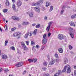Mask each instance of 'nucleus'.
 Returning a JSON list of instances; mask_svg holds the SVG:
<instances>
[{"mask_svg":"<svg viewBox=\"0 0 76 76\" xmlns=\"http://www.w3.org/2000/svg\"><path fill=\"white\" fill-rule=\"evenodd\" d=\"M66 69H67V73H70L71 72V67L69 65H68L67 66H65L64 67V69L62 71V72H65L66 71Z\"/></svg>","mask_w":76,"mask_h":76,"instance_id":"f257e3e1","label":"nucleus"},{"mask_svg":"<svg viewBox=\"0 0 76 76\" xmlns=\"http://www.w3.org/2000/svg\"><path fill=\"white\" fill-rule=\"evenodd\" d=\"M69 30L70 31L69 32V34L72 38H74V34L75 33V29L72 27L69 28Z\"/></svg>","mask_w":76,"mask_h":76,"instance_id":"f03ea898","label":"nucleus"},{"mask_svg":"<svg viewBox=\"0 0 76 76\" xmlns=\"http://www.w3.org/2000/svg\"><path fill=\"white\" fill-rule=\"evenodd\" d=\"M20 35H21V33L19 32H15L13 34V36L14 37H18L17 38H20Z\"/></svg>","mask_w":76,"mask_h":76,"instance_id":"7ed1b4c3","label":"nucleus"},{"mask_svg":"<svg viewBox=\"0 0 76 76\" xmlns=\"http://www.w3.org/2000/svg\"><path fill=\"white\" fill-rule=\"evenodd\" d=\"M21 45L22 47L23 48V50H28V48H26V46L25 45L23 42H21Z\"/></svg>","mask_w":76,"mask_h":76,"instance_id":"20e7f679","label":"nucleus"},{"mask_svg":"<svg viewBox=\"0 0 76 76\" xmlns=\"http://www.w3.org/2000/svg\"><path fill=\"white\" fill-rule=\"evenodd\" d=\"M64 35L62 34H59L58 36V38L60 40L63 39H64Z\"/></svg>","mask_w":76,"mask_h":76,"instance_id":"39448f33","label":"nucleus"},{"mask_svg":"<svg viewBox=\"0 0 76 76\" xmlns=\"http://www.w3.org/2000/svg\"><path fill=\"white\" fill-rule=\"evenodd\" d=\"M61 71L60 70H59L58 71V72L56 73L55 74L54 76H58L59 75H60L61 74Z\"/></svg>","mask_w":76,"mask_h":76,"instance_id":"423d86ee","label":"nucleus"},{"mask_svg":"<svg viewBox=\"0 0 76 76\" xmlns=\"http://www.w3.org/2000/svg\"><path fill=\"white\" fill-rule=\"evenodd\" d=\"M23 64V62H19L17 64H16L15 66H16V67H21V66H22V65Z\"/></svg>","mask_w":76,"mask_h":76,"instance_id":"0eeeda50","label":"nucleus"},{"mask_svg":"<svg viewBox=\"0 0 76 76\" xmlns=\"http://www.w3.org/2000/svg\"><path fill=\"white\" fill-rule=\"evenodd\" d=\"M47 42V38H45L42 40V43L43 45L46 44Z\"/></svg>","mask_w":76,"mask_h":76,"instance_id":"6e6552de","label":"nucleus"},{"mask_svg":"<svg viewBox=\"0 0 76 76\" xmlns=\"http://www.w3.org/2000/svg\"><path fill=\"white\" fill-rule=\"evenodd\" d=\"M34 9L36 12H37V13H39V12H40V9H39V8H38L37 7H35Z\"/></svg>","mask_w":76,"mask_h":76,"instance_id":"1a4fd4ad","label":"nucleus"},{"mask_svg":"<svg viewBox=\"0 0 76 76\" xmlns=\"http://www.w3.org/2000/svg\"><path fill=\"white\" fill-rule=\"evenodd\" d=\"M54 63H55V60L52 59L51 61L49 62V65H53V64H54Z\"/></svg>","mask_w":76,"mask_h":76,"instance_id":"9d476101","label":"nucleus"},{"mask_svg":"<svg viewBox=\"0 0 76 76\" xmlns=\"http://www.w3.org/2000/svg\"><path fill=\"white\" fill-rule=\"evenodd\" d=\"M12 19H13L14 20H19V18L17 17H15L13 16L12 17Z\"/></svg>","mask_w":76,"mask_h":76,"instance_id":"9b49d317","label":"nucleus"},{"mask_svg":"<svg viewBox=\"0 0 76 76\" xmlns=\"http://www.w3.org/2000/svg\"><path fill=\"white\" fill-rule=\"evenodd\" d=\"M22 3L20 0L18 1L17 2L18 7H19V6H20L22 5Z\"/></svg>","mask_w":76,"mask_h":76,"instance_id":"f8f14e48","label":"nucleus"},{"mask_svg":"<svg viewBox=\"0 0 76 76\" xmlns=\"http://www.w3.org/2000/svg\"><path fill=\"white\" fill-rule=\"evenodd\" d=\"M28 15L30 18H32L33 17V15H34V12H29Z\"/></svg>","mask_w":76,"mask_h":76,"instance_id":"ddd939ff","label":"nucleus"},{"mask_svg":"<svg viewBox=\"0 0 76 76\" xmlns=\"http://www.w3.org/2000/svg\"><path fill=\"white\" fill-rule=\"evenodd\" d=\"M69 24H70V26H74L75 27V23L71 21L69 23Z\"/></svg>","mask_w":76,"mask_h":76,"instance_id":"4468645a","label":"nucleus"},{"mask_svg":"<svg viewBox=\"0 0 76 76\" xmlns=\"http://www.w3.org/2000/svg\"><path fill=\"white\" fill-rule=\"evenodd\" d=\"M12 8L15 12H16V5L14 4H12Z\"/></svg>","mask_w":76,"mask_h":76,"instance_id":"2eb2a0df","label":"nucleus"},{"mask_svg":"<svg viewBox=\"0 0 76 76\" xmlns=\"http://www.w3.org/2000/svg\"><path fill=\"white\" fill-rule=\"evenodd\" d=\"M5 4H6V6H9V5H10V3H9L8 0H6Z\"/></svg>","mask_w":76,"mask_h":76,"instance_id":"dca6fc26","label":"nucleus"},{"mask_svg":"<svg viewBox=\"0 0 76 76\" xmlns=\"http://www.w3.org/2000/svg\"><path fill=\"white\" fill-rule=\"evenodd\" d=\"M29 32H28L25 35V36H24V37L25 38H27L28 37V35L29 36Z\"/></svg>","mask_w":76,"mask_h":76,"instance_id":"f3484780","label":"nucleus"},{"mask_svg":"<svg viewBox=\"0 0 76 76\" xmlns=\"http://www.w3.org/2000/svg\"><path fill=\"white\" fill-rule=\"evenodd\" d=\"M58 51L60 53H62L63 52V50L62 48H59L58 49Z\"/></svg>","mask_w":76,"mask_h":76,"instance_id":"a211bd4d","label":"nucleus"},{"mask_svg":"<svg viewBox=\"0 0 76 76\" xmlns=\"http://www.w3.org/2000/svg\"><path fill=\"white\" fill-rule=\"evenodd\" d=\"M64 64H66V63H67V61H68V60H67V59L66 58H64Z\"/></svg>","mask_w":76,"mask_h":76,"instance_id":"6ab92c4d","label":"nucleus"},{"mask_svg":"<svg viewBox=\"0 0 76 76\" xmlns=\"http://www.w3.org/2000/svg\"><path fill=\"white\" fill-rule=\"evenodd\" d=\"M46 7H48V6H50V4H51L48 1H47L46 2Z\"/></svg>","mask_w":76,"mask_h":76,"instance_id":"aec40b11","label":"nucleus"},{"mask_svg":"<svg viewBox=\"0 0 76 76\" xmlns=\"http://www.w3.org/2000/svg\"><path fill=\"white\" fill-rule=\"evenodd\" d=\"M2 58L3 59H6L7 58V56L6 55H4L2 56Z\"/></svg>","mask_w":76,"mask_h":76,"instance_id":"412c9836","label":"nucleus"},{"mask_svg":"<svg viewBox=\"0 0 76 76\" xmlns=\"http://www.w3.org/2000/svg\"><path fill=\"white\" fill-rule=\"evenodd\" d=\"M22 24V25H28V24H29V22H23Z\"/></svg>","mask_w":76,"mask_h":76,"instance_id":"4be33fe9","label":"nucleus"},{"mask_svg":"<svg viewBox=\"0 0 76 76\" xmlns=\"http://www.w3.org/2000/svg\"><path fill=\"white\" fill-rule=\"evenodd\" d=\"M37 59L36 58H33L32 60V62H33V63H35V62H37Z\"/></svg>","mask_w":76,"mask_h":76,"instance_id":"5701e85b","label":"nucleus"},{"mask_svg":"<svg viewBox=\"0 0 76 76\" xmlns=\"http://www.w3.org/2000/svg\"><path fill=\"white\" fill-rule=\"evenodd\" d=\"M50 29V26H48L46 28V30L48 32L49 31V30Z\"/></svg>","mask_w":76,"mask_h":76,"instance_id":"b1692460","label":"nucleus"},{"mask_svg":"<svg viewBox=\"0 0 76 76\" xmlns=\"http://www.w3.org/2000/svg\"><path fill=\"white\" fill-rule=\"evenodd\" d=\"M40 27H41V25L39 24H37L36 26V28H39Z\"/></svg>","mask_w":76,"mask_h":76,"instance_id":"393cba45","label":"nucleus"},{"mask_svg":"<svg viewBox=\"0 0 76 76\" xmlns=\"http://www.w3.org/2000/svg\"><path fill=\"white\" fill-rule=\"evenodd\" d=\"M53 10V6H51L49 10V12H51Z\"/></svg>","mask_w":76,"mask_h":76,"instance_id":"a878e982","label":"nucleus"},{"mask_svg":"<svg viewBox=\"0 0 76 76\" xmlns=\"http://www.w3.org/2000/svg\"><path fill=\"white\" fill-rule=\"evenodd\" d=\"M71 18V19H74V18H76V15H72Z\"/></svg>","mask_w":76,"mask_h":76,"instance_id":"bb28decb","label":"nucleus"},{"mask_svg":"<svg viewBox=\"0 0 76 76\" xmlns=\"http://www.w3.org/2000/svg\"><path fill=\"white\" fill-rule=\"evenodd\" d=\"M37 29H36L35 30H34V31L33 32V34L34 35H35V34H37Z\"/></svg>","mask_w":76,"mask_h":76,"instance_id":"cd10ccee","label":"nucleus"},{"mask_svg":"<svg viewBox=\"0 0 76 76\" xmlns=\"http://www.w3.org/2000/svg\"><path fill=\"white\" fill-rule=\"evenodd\" d=\"M7 43H8V40H6L5 41V46H6L7 45Z\"/></svg>","mask_w":76,"mask_h":76,"instance_id":"c85d7f7f","label":"nucleus"},{"mask_svg":"<svg viewBox=\"0 0 76 76\" xmlns=\"http://www.w3.org/2000/svg\"><path fill=\"white\" fill-rule=\"evenodd\" d=\"M4 13H6L7 12V9H4L3 10Z\"/></svg>","mask_w":76,"mask_h":76,"instance_id":"c756f323","label":"nucleus"},{"mask_svg":"<svg viewBox=\"0 0 76 76\" xmlns=\"http://www.w3.org/2000/svg\"><path fill=\"white\" fill-rule=\"evenodd\" d=\"M34 6H37V5H40V3L37 2L36 3H35Z\"/></svg>","mask_w":76,"mask_h":76,"instance_id":"7c9ffc66","label":"nucleus"},{"mask_svg":"<svg viewBox=\"0 0 76 76\" xmlns=\"http://www.w3.org/2000/svg\"><path fill=\"white\" fill-rule=\"evenodd\" d=\"M48 64V63L47 62L45 61L43 63V65H44V66H47V65Z\"/></svg>","mask_w":76,"mask_h":76,"instance_id":"2f4dec72","label":"nucleus"},{"mask_svg":"<svg viewBox=\"0 0 76 76\" xmlns=\"http://www.w3.org/2000/svg\"><path fill=\"white\" fill-rule=\"evenodd\" d=\"M10 48H11L12 50H13V51H15V47L13 46H12V47H11Z\"/></svg>","mask_w":76,"mask_h":76,"instance_id":"473e14b6","label":"nucleus"},{"mask_svg":"<svg viewBox=\"0 0 76 76\" xmlns=\"http://www.w3.org/2000/svg\"><path fill=\"white\" fill-rule=\"evenodd\" d=\"M16 28L15 27H14L11 29V31H15V30H16Z\"/></svg>","mask_w":76,"mask_h":76,"instance_id":"72a5a7b5","label":"nucleus"},{"mask_svg":"<svg viewBox=\"0 0 76 76\" xmlns=\"http://www.w3.org/2000/svg\"><path fill=\"white\" fill-rule=\"evenodd\" d=\"M55 56L56 58H58V54L57 53H56L55 55Z\"/></svg>","mask_w":76,"mask_h":76,"instance_id":"f704fd0d","label":"nucleus"},{"mask_svg":"<svg viewBox=\"0 0 76 76\" xmlns=\"http://www.w3.org/2000/svg\"><path fill=\"white\" fill-rule=\"evenodd\" d=\"M73 49V47L72 46L69 45V50H72V49Z\"/></svg>","mask_w":76,"mask_h":76,"instance_id":"c9c22d12","label":"nucleus"},{"mask_svg":"<svg viewBox=\"0 0 76 76\" xmlns=\"http://www.w3.org/2000/svg\"><path fill=\"white\" fill-rule=\"evenodd\" d=\"M38 2L40 3H42L44 2V1H43V0H39Z\"/></svg>","mask_w":76,"mask_h":76,"instance_id":"e433bc0d","label":"nucleus"},{"mask_svg":"<svg viewBox=\"0 0 76 76\" xmlns=\"http://www.w3.org/2000/svg\"><path fill=\"white\" fill-rule=\"evenodd\" d=\"M28 61H29V63H31V62H32V60L31 59H28Z\"/></svg>","mask_w":76,"mask_h":76,"instance_id":"4c0bfd02","label":"nucleus"},{"mask_svg":"<svg viewBox=\"0 0 76 76\" xmlns=\"http://www.w3.org/2000/svg\"><path fill=\"white\" fill-rule=\"evenodd\" d=\"M31 44L32 45H35V43H34V42L33 41H31Z\"/></svg>","mask_w":76,"mask_h":76,"instance_id":"58836bf2","label":"nucleus"},{"mask_svg":"<svg viewBox=\"0 0 76 76\" xmlns=\"http://www.w3.org/2000/svg\"><path fill=\"white\" fill-rule=\"evenodd\" d=\"M4 28L6 30H7V26L6 25H5L4 26Z\"/></svg>","mask_w":76,"mask_h":76,"instance_id":"ea45409f","label":"nucleus"},{"mask_svg":"<svg viewBox=\"0 0 76 76\" xmlns=\"http://www.w3.org/2000/svg\"><path fill=\"white\" fill-rule=\"evenodd\" d=\"M42 69H43V70L44 71H45L47 70V68L45 67H43V68H42Z\"/></svg>","mask_w":76,"mask_h":76,"instance_id":"a19ab883","label":"nucleus"},{"mask_svg":"<svg viewBox=\"0 0 76 76\" xmlns=\"http://www.w3.org/2000/svg\"><path fill=\"white\" fill-rule=\"evenodd\" d=\"M51 23H52L51 22H50L49 23H48V26H50L51 25Z\"/></svg>","mask_w":76,"mask_h":76,"instance_id":"79ce46f5","label":"nucleus"},{"mask_svg":"<svg viewBox=\"0 0 76 76\" xmlns=\"http://www.w3.org/2000/svg\"><path fill=\"white\" fill-rule=\"evenodd\" d=\"M46 37V34H44L43 37V38H44V39H45V38Z\"/></svg>","mask_w":76,"mask_h":76,"instance_id":"37998d69","label":"nucleus"},{"mask_svg":"<svg viewBox=\"0 0 76 76\" xmlns=\"http://www.w3.org/2000/svg\"><path fill=\"white\" fill-rule=\"evenodd\" d=\"M4 71H5V72H8L9 69H8L7 68H6L4 69Z\"/></svg>","mask_w":76,"mask_h":76,"instance_id":"c03bdc74","label":"nucleus"},{"mask_svg":"<svg viewBox=\"0 0 76 76\" xmlns=\"http://www.w3.org/2000/svg\"><path fill=\"white\" fill-rule=\"evenodd\" d=\"M36 48H39V46L38 45H37L36 46Z\"/></svg>","mask_w":76,"mask_h":76,"instance_id":"a18cd8bd","label":"nucleus"},{"mask_svg":"<svg viewBox=\"0 0 76 76\" xmlns=\"http://www.w3.org/2000/svg\"><path fill=\"white\" fill-rule=\"evenodd\" d=\"M45 76H50V74H45L44 75Z\"/></svg>","mask_w":76,"mask_h":76,"instance_id":"49530a36","label":"nucleus"},{"mask_svg":"<svg viewBox=\"0 0 76 76\" xmlns=\"http://www.w3.org/2000/svg\"><path fill=\"white\" fill-rule=\"evenodd\" d=\"M45 47V46H42V48H41V50H42Z\"/></svg>","mask_w":76,"mask_h":76,"instance_id":"de8ad7c7","label":"nucleus"},{"mask_svg":"<svg viewBox=\"0 0 76 76\" xmlns=\"http://www.w3.org/2000/svg\"><path fill=\"white\" fill-rule=\"evenodd\" d=\"M26 43L27 45H29V41H26Z\"/></svg>","mask_w":76,"mask_h":76,"instance_id":"09e8293b","label":"nucleus"},{"mask_svg":"<svg viewBox=\"0 0 76 76\" xmlns=\"http://www.w3.org/2000/svg\"><path fill=\"white\" fill-rule=\"evenodd\" d=\"M31 32H32V31H31L30 33H29L30 36V37H31V36L32 35V34Z\"/></svg>","mask_w":76,"mask_h":76,"instance_id":"8fccbe9b","label":"nucleus"},{"mask_svg":"<svg viewBox=\"0 0 76 76\" xmlns=\"http://www.w3.org/2000/svg\"><path fill=\"white\" fill-rule=\"evenodd\" d=\"M50 35H51V33H49L48 34V37H50Z\"/></svg>","mask_w":76,"mask_h":76,"instance_id":"3c124183","label":"nucleus"},{"mask_svg":"<svg viewBox=\"0 0 76 76\" xmlns=\"http://www.w3.org/2000/svg\"><path fill=\"white\" fill-rule=\"evenodd\" d=\"M64 12V10H62L61 11V14H63V12Z\"/></svg>","mask_w":76,"mask_h":76,"instance_id":"603ef678","label":"nucleus"},{"mask_svg":"<svg viewBox=\"0 0 76 76\" xmlns=\"http://www.w3.org/2000/svg\"><path fill=\"white\" fill-rule=\"evenodd\" d=\"M26 73V71H24L23 72V75H24V74H25Z\"/></svg>","mask_w":76,"mask_h":76,"instance_id":"864d4df0","label":"nucleus"},{"mask_svg":"<svg viewBox=\"0 0 76 76\" xmlns=\"http://www.w3.org/2000/svg\"><path fill=\"white\" fill-rule=\"evenodd\" d=\"M75 75L76 76V70H75L74 71Z\"/></svg>","mask_w":76,"mask_h":76,"instance_id":"5fc2aeb1","label":"nucleus"},{"mask_svg":"<svg viewBox=\"0 0 76 76\" xmlns=\"http://www.w3.org/2000/svg\"><path fill=\"white\" fill-rule=\"evenodd\" d=\"M17 53L18 54H21V52L20 51H19V50L17 52Z\"/></svg>","mask_w":76,"mask_h":76,"instance_id":"6e6d98bb","label":"nucleus"},{"mask_svg":"<svg viewBox=\"0 0 76 76\" xmlns=\"http://www.w3.org/2000/svg\"><path fill=\"white\" fill-rule=\"evenodd\" d=\"M18 28H20L21 27V25H20V24H18Z\"/></svg>","mask_w":76,"mask_h":76,"instance_id":"4d7b16f0","label":"nucleus"},{"mask_svg":"<svg viewBox=\"0 0 76 76\" xmlns=\"http://www.w3.org/2000/svg\"><path fill=\"white\" fill-rule=\"evenodd\" d=\"M66 7V6L64 5L63 7H62V9H64V8H65V7Z\"/></svg>","mask_w":76,"mask_h":76,"instance_id":"13d9d810","label":"nucleus"},{"mask_svg":"<svg viewBox=\"0 0 76 76\" xmlns=\"http://www.w3.org/2000/svg\"><path fill=\"white\" fill-rule=\"evenodd\" d=\"M13 3H15L16 0H12Z\"/></svg>","mask_w":76,"mask_h":76,"instance_id":"bf43d9fd","label":"nucleus"},{"mask_svg":"<svg viewBox=\"0 0 76 76\" xmlns=\"http://www.w3.org/2000/svg\"><path fill=\"white\" fill-rule=\"evenodd\" d=\"M44 19H45V20H47V17H45Z\"/></svg>","mask_w":76,"mask_h":76,"instance_id":"052dcab7","label":"nucleus"},{"mask_svg":"<svg viewBox=\"0 0 76 76\" xmlns=\"http://www.w3.org/2000/svg\"><path fill=\"white\" fill-rule=\"evenodd\" d=\"M36 25V23H34L32 24V26H35Z\"/></svg>","mask_w":76,"mask_h":76,"instance_id":"680f3d73","label":"nucleus"},{"mask_svg":"<svg viewBox=\"0 0 76 76\" xmlns=\"http://www.w3.org/2000/svg\"><path fill=\"white\" fill-rule=\"evenodd\" d=\"M56 62H59V60H58V59H56Z\"/></svg>","mask_w":76,"mask_h":76,"instance_id":"e2e57ef3","label":"nucleus"},{"mask_svg":"<svg viewBox=\"0 0 76 76\" xmlns=\"http://www.w3.org/2000/svg\"><path fill=\"white\" fill-rule=\"evenodd\" d=\"M66 30H69V28H66Z\"/></svg>","mask_w":76,"mask_h":76,"instance_id":"0e129e2a","label":"nucleus"},{"mask_svg":"<svg viewBox=\"0 0 76 76\" xmlns=\"http://www.w3.org/2000/svg\"><path fill=\"white\" fill-rule=\"evenodd\" d=\"M70 53L72 54H73V52L72 51L70 52Z\"/></svg>","mask_w":76,"mask_h":76,"instance_id":"69168bd1","label":"nucleus"},{"mask_svg":"<svg viewBox=\"0 0 76 76\" xmlns=\"http://www.w3.org/2000/svg\"><path fill=\"white\" fill-rule=\"evenodd\" d=\"M32 6H35V3H32Z\"/></svg>","mask_w":76,"mask_h":76,"instance_id":"338daca9","label":"nucleus"},{"mask_svg":"<svg viewBox=\"0 0 76 76\" xmlns=\"http://www.w3.org/2000/svg\"><path fill=\"white\" fill-rule=\"evenodd\" d=\"M74 69H76V66H74Z\"/></svg>","mask_w":76,"mask_h":76,"instance_id":"774afa93","label":"nucleus"}]
</instances>
